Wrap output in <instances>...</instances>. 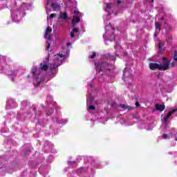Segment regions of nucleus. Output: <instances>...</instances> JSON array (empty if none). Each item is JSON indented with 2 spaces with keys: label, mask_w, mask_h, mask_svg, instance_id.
<instances>
[{
  "label": "nucleus",
  "mask_w": 177,
  "mask_h": 177,
  "mask_svg": "<svg viewBox=\"0 0 177 177\" xmlns=\"http://www.w3.org/2000/svg\"><path fill=\"white\" fill-rule=\"evenodd\" d=\"M152 2H154V0H152Z\"/></svg>",
  "instance_id": "43"
},
{
  "label": "nucleus",
  "mask_w": 177,
  "mask_h": 177,
  "mask_svg": "<svg viewBox=\"0 0 177 177\" xmlns=\"http://www.w3.org/2000/svg\"><path fill=\"white\" fill-rule=\"evenodd\" d=\"M174 60L175 62H177V50L174 51Z\"/></svg>",
  "instance_id": "18"
},
{
  "label": "nucleus",
  "mask_w": 177,
  "mask_h": 177,
  "mask_svg": "<svg viewBox=\"0 0 177 177\" xmlns=\"http://www.w3.org/2000/svg\"><path fill=\"white\" fill-rule=\"evenodd\" d=\"M111 5H113V3H106L105 12H110V9H111Z\"/></svg>",
  "instance_id": "12"
},
{
  "label": "nucleus",
  "mask_w": 177,
  "mask_h": 177,
  "mask_svg": "<svg viewBox=\"0 0 177 177\" xmlns=\"http://www.w3.org/2000/svg\"><path fill=\"white\" fill-rule=\"evenodd\" d=\"M50 32H52V28H50V26H47L46 29V32H45V35H44V38H46V39H48L47 41V48L46 50H49L50 48V41H52V37H50Z\"/></svg>",
  "instance_id": "3"
},
{
  "label": "nucleus",
  "mask_w": 177,
  "mask_h": 177,
  "mask_svg": "<svg viewBox=\"0 0 177 177\" xmlns=\"http://www.w3.org/2000/svg\"><path fill=\"white\" fill-rule=\"evenodd\" d=\"M55 16H56V13L50 14L48 19H53V17H55Z\"/></svg>",
  "instance_id": "20"
},
{
  "label": "nucleus",
  "mask_w": 177,
  "mask_h": 177,
  "mask_svg": "<svg viewBox=\"0 0 177 177\" xmlns=\"http://www.w3.org/2000/svg\"><path fill=\"white\" fill-rule=\"evenodd\" d=\"M88 110H96V107L93 105H91L88 106Z\"/></svg>",
  "instance_id": "19"
},
{
  "label": "nucleus",
  "mask_w": 177,
  "mask_h": 177,
  "mask_svg": "<svg viewBox=\"0 0 177 177\" xmlns=\"http://www.w3.org/2000/svg\"><path fill=\"white\" fill-rule=\"evenodd\" d=\"M46 62H49V58H47V59H46Z\"/></svg>",
  "instance_id": "35"
},
{
  "label": "nucleus",
  "mask_w": 177,
  "mask_h": 177,
  "mask_svg": "<svg viewBox=\"0 0 177 177\" xmlns=\"http://www.w3.org/2000/svg\"><path fill=\"white\" fill-rule=\"evenodd\" d=\"M68 45H71V43H68Z\"/></svg>",
  "instance_id": "39"
},
{
  "label": "nucleus",
  "mask_w": 177,
  "mask_h": 177,
  "mask_svg": "<svg viewBox=\"0 0 177 177\" xmlns=\"http://www.w3.org/2000/svg\"><path fill=\"white\" fill-rule=\"evenodd\" d=\"M176 111H177V108L174 109L171 111H169L167 113V114L166 115V116L163 117V120H164L165 124H167V120H168V118H169V117H171V115H172V114H174V113H176Z\"/></svg>",
  "instance_id": "5"
},
{
  "label": "nucleus",
  "mask_w": 177,
  "mask_h": 177,
  "mask_svg": "<svg viewBox=\"0 0 177 177\" xmlns=\"http://www.w3.org/2000/svg\"><path fill=\"white\" fill-rule=\"evenodd\" d=\"M176 142H177V137L175 138Z\"/></svg>",
  "instance_id": "38"
},
{
  "label": "nucleus",
  "mask_w": 177,
  "mask_h": 177,
  "mask_svg": "<svg viewBox=\"0 0 177 177\" xmlns=\"http://www.w3.org/2000/svg\"><path fill=\"white\" fill-rule=\"evenodd\" d=\"M71 37L72 38H74L75 37V35H74V33H73V32H71Z\"/></svg>",
  "instance_id": "25"
},
{
  "label": "nucleus",
  "mask_w": 177,
  "mask_h": 177,
  "mask_svg": "<svg viewBox=\"0 0 177 177\" xmlns=\"http://www.w3.org/2000/svg\"><path fill=\"white\" fill-rule=\"evenodd\" d=\"M156 111H164L165 110V104H156L155 105V109Z\"/></svg>",
  "instance_id": "7"
},
{
  "label": "nucleus",
  "mask_w": 177,
  "mask_h": 177,
  "mask_svg": "<svg viewBox=\"0 0 177 177\" xmlns=\"http://www.w3.org/2000/svg\"><path fill=\"white\" fill-rule=\"evenodd\" d=\"M74 13L75 15H79V16H82V13H81L80 11L75 10Z\"/></svg>",
  "instance_id": "21"
},
{
  "label": "nucleus",
  "mask_w": 177,
  "mask_h": 177,
  "mask_svg": "<svg viewBox=\"0 0 177 177\" xmlns=\"http://www.w3.org/2000/svg\"><path fill=\"white\" fill-rule=\"evenodd\" d=\"M81 21V18L77 16H73V18L72 19L71 23H72V27H75V26H77L78 23Z\"/></svg>",
  "instance_id": "6"
},
{
  "label": "nucleus",
  "mask_w": 177,
  "mask_h": 177,
  "mask_svg": "<svg viewBox=\"0 0 177 177\" xmlns=\"http://www.w3.org/2000/svg\"><path fill=\"white\" fill-rule=\"evenodd\" d=\"M169 66H172V67H174V66H175V63L172 62V63H169Z\"/></svg>",
  "instance_id": "28"
},
{
  "label": "nucleus",
  "mask_w": 177,
  "mask_h": 177,
  "mask_svg": "<svg viewBox=\"0 0 177 177\" xmlns=\"http://www.w3.org/2000/svg\"><path fill=\"white\" fill-rule=\"evenodd\" d=\"M56 68H57V65L56 64H51L50 65V71L56 70Z\"/></svg>",
  "instance_id": "13"
},
{
  "label": "nucleus",
  "mask_w": 177,
  "mask_h": 177,
  "mask_svg": "<svg viewBox=\"0 0 177 177\" xmlns=\"http://www.w3.org/2000/svg\"><path fill=\"white\" fill-rule=\"evenodd\" d=\"M157 77H158V78H160V73H158Z\"/></svg>",
  "instance_id": "34"
},
{
  "label": "nucleus",
  "mask_w": 177,
  "mask_h": 177,
  "mask_svg": "<svg viewBox=\"0 0 177 177\" xmlns=\"http://www.w3.org/2000/svg\"><path fill=\"white\" fill-rule=\"evenodd\" d=\"M31 73L37 81V84L35 85L36 88H39V85L44 82V80L38 81V77L39 76V74H41V68H38L37 66H33Z\"/></svg>",
  "instance_id": "2"
},
{
  "label": "nucleus",
  "mask_w": 177,
  "mask_h": 177,
  "mask_svg": "<svg viewBox=\"0 0 177 177\" xmlns=\"http://www.w3.org/2000/svg\"><path fill=\"white\" fill-rule=\"evenodd\" d=\"M57 55H59V57H61V58H63V57H64V55H63V54H57Z\"/></svg>",
  "instance_id": "26"
},
{
  "label": "nucleus",
  "mask_w": 177,
  "mask_h": 177,
  "mask_svg": "<svg viewBox=\"0 0 177 177\" xmlns=\"http://www.w3.org/2000/svg\"><path fill=\"white\" fill-rule=\"evenodd\" d=\"M95 66L96 70H99V71H104V68H106V66H107V63L106 62L96 63V62H95Z\"/></svg>",
  "instance_id": "4"
},
{
  "label": "nucleus",
  "mask_w": 177,
  "mask_h": 177,
  "mask_svg": "<svg viewBox=\"0 0 177 177\" xmlns=\"http://www.w3.org/2000/svg\"><path fill=\"white\" fill-rule=\"evenodd\" d=\"M161 24H160V22H156L155 23V28L156 30H159V31H161V28H160Z\"/></svg>",
  "instance_id": "15"
},
{
  "label": "nucleus",
  "mask_w": 177,
  "mask_h": 177,
  "mask_svg": "<svg viewBox=\"0 0 177 177\" xmlns=\"http://www.w3.org/2000/svg\"><path fill=\"white\" fill-rule=\"evenodd\" d=\"M109 56L110 59H111V60L115 61V57H114V55H109Z\"/></svg>",
  "instance_id": "22"
},
{
  "label": "nucleus",
  "mask_w": 177,
  "mask_h": 177,
  "mask_svg": "<svg viewBox=\"0 0 177 177\" xmlns=\"http://www.w3.org/2000/svg\"><path fill=\"white\" fill-rule=\"evenodd\" d=\"M156 35H157L156 34L154 35L155 37H156Z\"/></svg>",
  "instance_id": "42"
},
{
  "label": "nucleus",
  "mask_w": 177,
  "mask_h": 177,
  "mask_svg": "<svg viewBox=\"0 0 177 177\" xmlns=\"http://www.w3.org/2000/svg\"><path fill=\"white\" fill-rule=\"evenodd\" d=\"M159 49L160 50L162 49V46L161 45V43L159 44Z\"/></svg>",
  "instance_id": "27"
},
{
  "label": "nucleus",
  "mask_w": 177,
  "mask_h": 177,
  "mask_svg": "<svg viewBox=\"0 0 177 177\" xmlns=\"http://www.w3.org/2000/svg\"><path fill=\"white\" fill-rule=\"evenodd\" d=\"M73 27V29H72V32H75V34L78 33V28H77V26H72Z\"/></svg>",
  "instance_id": "16"
},
{
  "label": "nucleus",
  "mask_w": 177,
  "mask_h": 177,
  "mask_svg": "<svg viewBox=\"0 0 177 177\" xmlns=\"http://www.w3.org/2000/svg\"><path fill=\"white\" fill-rule=\"evenodd\" d=\"M162 138H163V139H167V138H168V135H167V134H163V135H162Z\"/></svg>",
  "instance_id": "24"
},
{
  "label": "nucleus",
  "mask_w": 177,
  "mask_h": 177,
  "mask_svg": "<svg viewBox=\"0 0 177 177\" xmlns=\"http://www.w3.org/2000/svg\"><path fill=\"white\" fill-rule=\"evenodd\" d=\"M43 63H44V64H45V63H46V62L44 61V62H43Z\"/></svg>",
  "instance_id": "40"
},
{
  "label": "nucleus",
  "mask_w": 177,
  "mask_h": 177,
  "mask_svg": "<svg viewBox=\"0 0 177 177\" xmlns=\"http://www.w3.org/2000/svg\"><path fill=\"white\" fill-rule=\"evenodd\" d=\"M115 57H120V55L117 54Z\"/></svg>",
  "instance_id": "31"
},
{
  "label": "nucleus",
  "mask_w": 177,
  "mask_h": 177,
  "mask_svg": "<svg viewBox=\"0 0 177 177\" xmlns=\"http://www.w3.org/2000/svg\"><path fill=\"white\" fill-rule=\"evenodd\" d=\"M165 24H167V22H166V21L165 22Z\"/></svg>",
  "instance_id": "41"
},
{
  "label": "nucleus",
  "mask_w": 177,
  "mask_h": 177,
  "mask_svg": "<svg viewBox=\"0 0 177 177\" xmlns=\"http://www.w3.org/2000/svg\"><path fill=\"white\" fill-rule=\"evenodd\" d=\"M136 107H140V104L139 103V102H136Z\"/></svg>",
  "instance_id": "23"
},
{
  "label": "nucleus",
  "mask_w": 177,
  "mask_h": 177,
  "mask_svg": "<svg viewBox=\"0 0 177 177\" xmlns=\"http://www.w3.org/2000/svg\"><path fill=\"white\" fill-rule=\"evenodd\" d=\"M106 70H107V71H109V72L111 71V69H110V68H107Z\"/></svg>",
  "instance_id": "32"
},
{
  "label": "nucleus",
  "mask_w": 177,
  "mask_h": 177,
  "mask_svg": "<svg viewBox=\"0 0 177 177\" xmlns=\"http://www.w3.org/2000/svg\"><path fill=\"white\" fill-rule=\"evenodd\" d=\"M162 60L163 62L162 64L156 62L149 63V67L150 70H159L160 71H167V70H169V61H168L165 57H163Z\"/></svg>",
  "instance_id": "1"
},
{
  "label": "nucleus",
  "mask_w": 177,
  "mask_h": 177,
  "mask_svg": "<svg viewBox=\"0 0 177 177\" xmlns=\"http://www.w3.org/2000/svg\"><path fill=\"white\" fill-rule=\"evenodd\" d=\"M39 67H40V70H41V71H46L48 70V68H49V65L40 64Z\"/></svg>",
  "instance_id": "9"
},
{
  "label": "nucleus",
  "mask_w": 177,
  "mask_h": 177,
  "mask_svg": "<svg viewBox=\"0 0 177 177\" xmlns=\"http://www.w3.org/2000/svg\"><path fill=\"white\" fill-rule=\"evenodd\" d=\"M59 18L62 19L63 20H68V14L66 12H61Z\"/></svg>",
  "instance_id": "8"
},
{
  "label": "nucleus",
  "mask_w": 177,
  "mask_h": 177,
  "mask_svg": "<svg viewBox=\"0 0 177 177\" xmlns=\"http://www.w3.org/2000/svg\"><path fill=\"white\" fill-rule=\"evenodd\" d=\"M35 110H36V109H35V107H34V108H33V111H35Z\"/></svg>",
  "instance_id": "36"
},
{
  "label": "nucleus",
  "mask_w": 177,
  "mask_h": 177,
  "mask_svg": "<svg viewBox=\"0 0 177 177\" xmlns=\"http://www.w3.org/2000/svg\"><path fill=\"white\" fill-rule=\"evenodd\" d=\"M27 77H28V78H29L30 77V75H28Z\"/></svg>",
  "instance_id": "37"
},
{
  "label": "nucleus",
  "mask_w": 177,
  "mask_h": 177,
  "mask_svg": "<svg viewBox=\"0 0 177 177\" xmlns=\"http://www.w3.org/2000/svg\"><path fill=\"white\" fill-rule=\"evenodd\" d=\"M55 112V109L53 108L48 109L47 111V115H51Z\"/></svg>",
  "instance_id": "14"
},
{
  "label": "nucleus",
  "mask_w": 177,
  "mask_h": 177,
  "mask_svg": "<svg viewBox=\"0 0 177 177\" xmlns=\"http://www.w3.org/2000/svg\"><path fill=\"white\" fill-rule=\"evenodd\" d=\"M90 59H95L96 57V52H93L91 55H89L88 57Z\"/></svg>",
  "instance_id": "17"
},
{
  "label": "nucleus",
  "mask_w": 177,
  "mask_h": 177,
  "mask_svg": "<svg viewBox=\"0 0 177 177\" xmlns=\"http://www.w3.org/2000/svg\"><path fill=\"white\" fill-rule=\"evenodd\" d=\"M160 20V21H162L164 20V17H161Z\"/></svg>",
  "instance_id": "30"
},
{
  "label": "nucleus",
  "mask_w": 177,
  "mask_h": 177,
  "mask_svg": "<svg viewBox=\"0 0 177 177\" xmlns=\"http://www.w3.org/2000/svg\"><path fill=\"white\" fill-rule=\"evenodd\" d=\"M118 3H121V1H120V0H118Z\"/></svg>",
  "instance_id": "33"
},
{
  "label": "nucleus",
  "mask_w": 177,
  "mask_h": 177,
  "mask_svg": "<svg viewBox=\"0 0 177 177\" xmlns=\"http://www.w3.org/2000/svg\"><path fill=\"white\" fill-rule=\"evenodd\" d=\"M51 8L55 9V10H59V9H60V4L57 3H53L51 4Z\"/></svg>",
  "instance_id": "11"
},
{
  "label": "nucleus",
  "mask_w": 177,
  "mask_h": 177,
  "mask_svg": "<svg viewBox=\"0 0 177 177\" xmlns=\"http://www.w3.org/2000/svg\"><path fill=\"white\" fill-rule=\"evenodd\" d=\"M120 107H122V109H123V110H129H129H133V108H132V106L125 105L124 104H121Z\"/></svg>",
  "instance_id": "10"
},
{
  "label": "nucleus",
  "mask_w": 177,
  "mask_h": 177,
  "mask_svg": "<svg viewBox=\"0 0 177 177\" xmlns=\"http://www.w3.org/2000/svg\"><path fill=\"white\" fill-rule=\"evenodd\" d=\"M114 104H115V103H114V102L112 103V104H111V107H114Z\"/></svg>",
  "instance_id": "29"
}]
</instances>
